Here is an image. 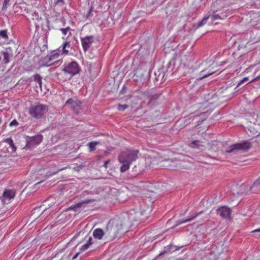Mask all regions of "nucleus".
<instances>
[{"label": "nucleus", "instance_id": "nucleus-49", "mask_svg": "<svg viewBox=\"0 0 260 260\" xmlns=\"http://www.w3.org/2000/svg\"><path fill=\"white\" fill-rule=\"evenodd\" d=\"M252 129L254 130V128H251L250 129H249L250 131V133L252 132Z\"/></svg>", "mask_w": 260, "mask_h": 260}, {"label": "nucleus", "instance_id": "nucleus-4", "mask_svg": "<svg viewBox=\"0 0 260 260\" xmlns=\"http://www.w3.org/2000/svg\"><path fill=\"white\" fill-rule=\"evenodd\" d=\"M162 92L157 89H150L144 91L142 95L147 101V106L153 108L159 104L160 98Z\"/></svg>", "mask_w": 260, "mask_h": 260}, {"label": "nucleus", "instance_id": "nucleus-19", "mask_svg": "<svg viewBox=\"0 0 260 260\" xmlns=\"http://www.w3.org/2000/svg\"><path fill=\"white\" fill-rule=\"evenodd\" d=\"M89 203H90L89 200H86V201H84L83 203H78V204L73 205L71 206V207L67 208L64 211H68L69 210H73L75 212H77L82 207L83 203L88 204Z\"/></svg>", "mask_w": 260, "mask_h": 260}, {"label": "nucleus", "instance_id": "nucleus-10", "mask_svg": "<svg viewBox=\"0 0 260 260\" xmlns=\"http://www.w3.org/2000/svg\"><path fill=\"white\" fill-rule=\"evenodd\" d=\"M154 76L153 83L156 86L159 85L169 78L161 68H159L154 72Z\"/></svg>", "mask_w": 260, "mask_h": 260}, {"label": "nucleus", "instance_id": "nucleus-20", "mask_svg": "<svg viewBox=\"0 0 260 260\" xmlns=\"http://www.w3.org/2000/svg\"><path fill=\"white\" fill-rule=\"evenodd\" d=\"M42 77L39 74H36L34 76H31V77L29 78L28 80L29 82H32V81H34L37 83H38L39 85V87L42 90Z\"/></svg>", "mask_w": 260, "mask_h": 260}, {"label": "nucleus", "instance_id": "nucleus-7", "mask_svg": "<svg viewBox=\"0 0 260 260\" xmlns=\"http://www.w3.org/2000/svg\"><path fill=\"white\" fill-rule=\"evenodd\" d=\"M47 111L48 107L42 104L31 106L29 108V114L36 119L42 118Z\"/></svg>", "mask_w": 260, "mask_h": 260}, {"label": "nucleus", "instance_id": "nucleus-32", "mask_svg": "<svg viewBox=\"0 0 260 260\" xmlns=\"http://www.w3.org/2000/svg\"><path fill=\"white\" fill-rule=\"evenodd\" d=\"M10 1V0H4L2 7L3 11L7 10L8 7L9 6Z\"/></svg>", "mask_w": 260, "mask_h": 260}, {"label": "nucleus", "instance_id": "nucleus-44", "mask_svg": "<svg viewBox=\"0 0 260 260\" xmlns=\"http://www.w3.org/2000/svg\"><path fill=\"white\" fill-rule=\"evenodd\" d=\"M62 51H63V52L66 54H68V53H69V51L68 50H66V47H64L63 45H62Z\"/></svg>", "mask_w": 260, "mask_h": 260}, {"label": "nucleus", "instance_id": "nucleus-33", "mask_svg": "<svg viewBox=\"0 0 260 260\" xmlns=\"http://www.w3.org/2000/svg\"><path fill=\"white\" fill-rule=\"evenodd\" d=\"M54 4L55 5L62 6L65 4L63 0H54Z\"/></svg>", "mask_w": 260, "mask_h": 260}, {"label": "nucleus", "instance_id": "nucleus-45", "mask_svg": "<svg viewBox=\"0 0 260 260\" xmlns=\"http://www.w3.org/2000/svg\"><path fill=\"white\" fill-rule=\"evenodd\" d=\"M213 73H214V72H212V73H209V74H208L205 75H204L202 77L200 78V79L205 78H206V77H208L209 75H212Z\"/></svg>", "mask_w": 260, "mask_h": 260}, {"label": "nucleus", "instance_id": "nucleus-18", "mask_svg": "<svg viewBox=\"0 0 260 260\" xmlns=\"http://www.w3.org/2000/svg\"><path fill=\"white\" fill-rule=\"evenodd\" d=\"M248 136L252 137L251 139L253 147H257L260 146V133H258V132H256L255 133H252V134H249Z\"/></svg>", "mask_w": 260, "mask_h": 260}, {"label": "nucleus", "instance_id": "nucleus-51", "mask_svg": "<svg viewBox=\"0 0 260 260\" xmlns=\"http://www.w3.org/2000/svg\"><path fill=\"white\" fill-rule=\"evenodd\" d=\"M155 4V1H152L151 3L152 5H153Z\"/></svg>", "mask_w": 260, "mask_h": 260}, {"label": "nucleus", "instance_id": "nucleus-14", "mask_svg": "<svg viewBox=\"0 0 260 260\" xmlns=\"http://www.w3.org/2000/svg\"><path fill=\"white\" fill-rule=\"evenodd\" d=\"M81 104L79 101L77 100H74L72 98L68 99L66 102V105H70L71 108H72L76 113H78Z\"/></svg>", "mask_w": 260, "mask_h": 260}, {"label": "nucleus", "instance_id": "nucleus-34", "mask_svg": "<svg viewBox=\"0 0 260 260\" xmlns=\"http://www.w3.org/2000/svg\"><path fill=\"white\" fill-rule=\"evenodd\" d=\"M70 30L71 28L69 26H68L64 28H61L59 29V30H60L62 32V33L64 35H66L67 34V32Z\"/></svg>", "mask_w": 260, "mask_h": 260}, {"label": "nucleus", "instance_id": "nucleus-43", "mask_svg": "<svg viewBox=\"0 0 260 260\" xmlns=\"http://www.w3.org/2000/svg\"><path fill=\"white\" fill-rule=\"evenodd\" d=\"M63 46L64 47H66L67 46H70V42H67V41L63 43Z\"/></svg>", "mask_w": 260, "mask_h": 260}, {"label": "nucleus", "instance_id": "nucleus-54", "mask_svg": "<svg viewBox=\"0 0 260 260\" xmlns=\"http://www.w3.org/2000/svg\"><path fill=\"white\" fill-rule=\"evenodd\" d=\"M7 50H11L10 48H8V49H7Z\"/></svg>", "mask_w": 260, "mask_h": 260}, {"label": "nucleus", "instance_id": "nucleus-26", "mask_svg": "<svg viewBox=\"0 0 260 260\" xmlns=\"http://www.w3.org/2000/svg\"><path fill=\"white\" fill-rule=\"evenodd\" d=\"M5 142H6L9 144L10 147L12 148V151L13 152H15L17 149V147L14 144L13 141L11 138H7L3 141Z\"/></svg>", "mask_w": 260, "mask_h": 260}, {"label": "nucleus", "instance_id": "nucleus-28", "mask_svg": "<svg viewBox=\"0 0 260 260\" xmlns=\"http://www.w3.org/2000/svg\"><path fill=\"white\" fill-rule=\"evenodd\" d=\"M190 146L193 148H199L202 145L200 141L194 140L190 143Z\"/></svg>", "mask_w": 260, "mask_h": 260}, {"label": "nucleus", "instance_id": "nucleus-41", "mask_svg": "<svg viewBox=\"0 0 260 260\" xmlns=\"http://www.w3.org/2000/svg\"><path fill=\"white\" fill-rule=\"evenodd\" d=\"M80 252H80V251L79 252H78L76 253L74 256H71V255L70 254H69L70 255V256H71V259L73 260V259H74L76 258L77 257V256L79 255V254H80Z\"/></svg>", "mask_w": 260, "mask_h": 260}, {"label": "nucleus", "instance_id": "nucleus-9", "mask_svg": "<svg viewBox=\"0 0 260 260\" xmlns=\"http://www.w3.org/2000/svg\"><path fill=\"white\" fill-rule=\"evenodd\" d=\"M43 140V136L38 134L32 137L27 136L25 148L31 150L40 144Z\"/></svg>", "mask_w": 260, "mask_h": 260}, {"label": "nucleus", "instance_id": "nucleus-25", "mask_svg": "<svg viewBox=\"0 0 260 260\" xmlns=\"http://www.w3.org/2000/svg\"><path fill=\"white\" fill-rule=\"evenodd\" d=\"M2 54L4 56L3 61L5 64H7L10 62V58L12 56V54L9 53L8 51H2Z\"/></svg>", "mask_w": 260, "mask_h": 260}, {"label": "nucleus", "instance_id": "nucleus-48", "mask_svg": "<svg viewBox=\"0 0 260 260\" xmlns=\"http://www.w3.org/2000/svg\"><path fill=\"white\" fill-rule=\"evenodd\" d=\"M91 11H92V8H91L90 10L88 12V13L87 14V17H89L91 13Z\"/></svg>", "mask_w": 260, "mask_h": 260}, {"label": "nucleus", "instance_id": "nucleus-13", "mask_svg": "<svg viewBox=\"0 0 260 260\" xmlns=\"http://www.w3.org/2000/svg\"><path fill=\"white\" fill-rule=\"evenodd\" d=\"M81 41L83 49L84 52H86L89 49L92 44L94 42V37L93 36H88L84 38H81Z\"/></svg>", "mask_w": 260, "mask_h": 260}, {"label": "nucleus", "instance_id": "nucleus-12", "mask_svg": "<svg viewBox=\"0 0 260 260\" xmlns=\"http://www.w3.org/2000/svg\"><path fill=\"white\" fill-rule=\"evenodd\" d=\"M232 210L227 206H221L219 207L216 213L218 215L224 219H231Z\"/></svg>", "mask_w": 260, "mask_h": 260}, {"label": "nucleus", "instance_id": "nucleus-17", "mask_svg": "<svg viewBox=\"0 0 260 260\" xmlns=\"http://www.w3.org/2000/svg\"><path fill=\"white\" fill-rule=\"evenodd\" d=\"M92 235L94 239L101 240L104 236L106 237V230L103 231L102 229L98 228L93 230Z\"/></svg>", "mask_w": 260, "mask_h": 260}, {"label": "nucleus", "instance_id": "nucleus-5", "mask_svg": "<svg viewBox=\"0 0 260 260\" xmlns=\"http://www.w3.org/2000/svg\"><path fill=\"white\" fill-rule=\"evenodd\" d=\"M252 146H253V144L251 139L249 141H243L241 143H237L231 145L229 149L225 150V153H230L233 152L235 150L247 151Z\"/></svg>", "mask_w": 260, "mask_h": 260}, {"label": "nucleus", "instance_id": "nucleus-11", "mask_svg": "<svg viewBox=\"0 0 260 260\" xmlns=\"http://www.w3.org/2000/svg\"><path fill=\"white\" fill-rule=\"evenodd\" d=\"M175 58L173 57L167 64L166 68L164 67H161V69H163V71L166 73L167 75L169 77L178 71V68L175 69Z\"/></svg>", "mask_w": 260, "mask_h": 260}, {"label": "nucleus", "instance_id": "nucleus-30", "mask_svg": "<svg viewBox=\"0 0 260 260\" xmlns=\"http://www.w3.org/2000/svg\"><path fill=\"white\" fill-rule=\"evenodd\" d=\"M96 242V240L93 239L91 237H89L87 240L86 244H87L90 247H92V245Z\"/></svg>", "mask_w": 260, "mask_h": 260}, {"label": "nucleus", "instance_id": "nucleus-50", "mask_svg": "<svg viewBox=\"0 0 260 260\" xmlns=\"http://www.w3.org/2000/svg\"><path fill=\"white\" fill-rule=\"evenodd\" d=\"M64 169H65V168H61V169H58V171H62V170H64Z\"/></svg>", "mask_w": 260, "mask_h": 260}, {"label": "nucleus", "instance_id": "nucleus-21", "mask_svg": "<svg viewBox=\"0 0 260 260\" xmlns=\"http://www.w3.org/2000/svg\"><path fill=\"white\" fill-rule=\"evenodd\" d=\"M210 17V15H205L204 17V18L200 21H199L198 23H195V24H193V26H192L193 28H194L195 29H197L199 28V27L203 26L204 25L206 24V23L207 22V21Z\"/></svg>", "mask_w": 260, "mask_h": 260}, {"label": "nucleus", "instance_id": "nucleus-24", "mask_svg": "<svg viewBox=\"0 0 260 260\" xmlns=\"http://www.w3.org/2000/svg\"><path fill=\"white\" fill-rule=\"evenodd\" d=\"M260 187V176L253 183L252 185L250 187V190L255 192L257 191L256 189H258Z\"/></svg>", "mask_w": 260, "mask_h": 260}, {"label": "nucleus", "instance_id": "nucleus-31", "mask_svg": "<svg viewBox=\"0 0 260 260\" xmlns=\"http://www.w3.org/2000/svg\"><path fill=\"white\" fill-rule=\"evenodd\" d=\"M210 17L213 21L218 19L222 20L223 19L220 15L219 14H216L215 12H214L213 14L210 15Z\"/></svg>", "mask_w": 260, "mask_h": 260}, {"label": "nucleus", "instance_id": "nucleus-36", "mask_svg": "<svg viewBox=\"0 0 260 260\" xmlns=\"http://www.w3.org/2000/svg\"><path fill=\"white\" fill-rule=\"evenodd\" d=\"M18 125L19 123L16 119L13 120L9 124L10 126H17Z\"/></svg>", "mask_w": 260, "mask_h": 260}, {"label": "nucleus", "instance_id": "nucleus-47", "mask_svg": "<svg viewBox=\"0 0 260 260\" xmlns=\"http://www.w3.org/2000/svg\"><path fill=\"white\" fill-rule=\"evenodd\" d=\"M260 79V75H258L257 77H256L254 80H257ZM253 81V80L250 81L249 83L252 82Z\"/></svg>", "mask_w": 260, "mask_h": 260}, {"label": "nucleus", "instance_id": "nucleus-2", "mask_svg": "<svg viewBox=\"0 0 260 260\" xmlns=\"http://www.w3.org/2000/svg\"><path fill=\"white\" fill-rule=\"evenodd\" d=\"M138 150L127 149L121 152L118 156V160L122 164L120 172L124 173L129 168L131 163L138 158Z\"/></svg>", "mask_w": 260, "mask_h": 260}, {"label": "nucleus", "instance_id": "nucleus-29", "mask_svg": "<svg viewBox=\"0 0 260 260\" xmlns=\"http://www.w3.org/2000/svg\"><path fill=\"white\" fill-rule=\"evenodd\" d=\"M0 37L5 40L8 41L9 39L8 31L7 29L0 30Z\"/></svg>", "mask_w": 260, "mask_h": 260}, {"label": "nucleus", "instance_id": "nucleus-22", "mask_svg": "<svg viewBox=\"0 0 260 260\" xmlns=\"http://www.w3.org/2000/svg\"><path fill=\"white\" fill-rule=\"evenodd\" d=\"M176 250H177V249L174 245H173L172 244L169 245L164 247V250L162 252H161L157 255V256L159 257L161 255L165 254V253H168L171 252L172 251H175Z\"/></svg>", "mask_w": 260, "mask_h": 260}, {"label": "nucleus", "instance_id": "nucleus-37", "mask_svg": "<svg viewBox=\"0 0 260 260\" xmlns=\"http://www.w3.org/2000/svg\"><path fill=\"white\" fill-rule=\"evenodd\" d=\"M90 247L87 245L86 244V243H85L84 245H83L80 248V252H82V251H85L86 250H87L88 248H89Z\"/></svg>", "mask_w": 260, "mask_h": 260}, {"label": "nucleus", "instance_id": "nucleus-8", "mask_svg": "<svg viewBox=\"0 0 260 260\" xmlns=\"http://www.w3.org/2000/svg\"><path fill=\"white\" fill-rule=\"evenodd\" d=\"M81 71L80 66L75 61H72L68 63L64 64L63 68L62 69V71L65 74H68L70 75V79L76 75L79 74Z\"/></svg>", "mask_w": 260, "mask_h": 260}, {"label": "nucleus", "instance_id": "nucleus-46", "mask_svg": "<svg viewBox=\"0 0 260 260\" xmlns=\"http://www.w3.org/2000/svg\"><path fill=\"white\" fill-rule=\"evenodd\" d=\"M252 233H260V228L257 229L253 231ZM259 236H260V235Z\"/></svg>", "mask_w": 260, "mask_h": 260}, {"label": "nucleus", "instance_id": "nucleus-39", "mask_svg": "<svg viewBox=\"0 0 260 260\" xmlns=\"http://www.w3.org/2000/svg\"><path fill=\"white\" fill-rule=\"evenodd\" d=\"M126 86H125V85H124L122 87L121 90L120 91V93L121 94H125L126 93Z\"/></svg>", "mask_w": 260, "mask_h": 260}, {"label": "nucleus", "instance_id": "nucleus-16", "mask_svg": "<svg viewBox=\"0 0 260 260\" xmlns=\"http://www.w3.org/2000/svg\"><path fill=\"white\" fill-rule=\"evenodd\" d=\"M16 195L15 190L6 189L3 193V201L10 200L14 198Z\"/></svg>", "mask_w": 260, "mask_h": 260}, {"label": "nucleus", "instance_id": "nucleus-15", "mask_svg": "<svg viewBox=\"0 0 260 260\" xmlns=\"http://www.w3.org/2000/svg\"><path fill=\"white\" fill-rule=\"evenodd\" d=\"M137 100L136 97H130L128 99H126V101H130L129 105L124 104L121 105L118 104L117 105V109L119 111H124L125 109L128 108L129 106L132 108H134L135 107V104H134V102Z\"/></svg>", "mask_w": 260, "mask_h": 260}, {"label": "nucleus", "instance_id": "nucleus-40", "mask_svg": "<svg viewBox=\"0 0 260 260\" xmlns=\"http://www.w3.org/2000/svg\"><path fill=\"white\" fill-rule=\"evenodd\" d=\"M84 167H85V166H84L83 165H80L78 166L77 167H76L75 169V170H76L77 171H79L80 170L82 169Z\"/></svg>", "mask_w": 260, "mask_h": 260}, {"label": "nucleus", "instance_id": "nucleus-35", "mask_svg": "<svg viewBox=\"0 0 260 260\" xmlns=\"http://www.w3.org/2000/svg\"><path fill=\"white\" fill-rule=\"evenodd\" d=\"M249 80V78L248 77H245L243 79H242L241 80H240L239 81V82L238 83L237 87H236L235 89H236L238 87L240 86L241 85H242V84H243L244 83H245V82H247Z\"/></svg>", "mask_w": 260, "mask_h": 260}, {"label": "nucleus", "instance_id": "nucleus-27", "mask_svg": "<svg viewBox=\"0 0 260 260\" xmlns=\"http://www.w3.org/2000/svg\"><path fill=\"white\" fill-rule=\"evenodd\" d=\"M99 142L96 141H92L88 143L87 146L89 148V151L92 152L95 150V146L99 144Z\"/></svg>", "mask_w": 260, "mask_h": 260}, {"label": "nucleus", "instance_id": "nucleus-42", "mask_svg": "<svg viewBox=\"0 0 260 260\" xmlns=\"http://www.w3.org/2000/svg\"><path fill=\"white\" fill-rule=\"evenodd\" d=\"M110 162V160H107L106 161H105L104 164V165L103 166L106 168H107L108 167V165L109 164Z\"/></svg>", "mask_w": 260, "mask_h": 260}, {"label": "nucleus", "instance_id": "nucleus-53", "mask_svg": "<svg viewBox=\"0 0 260 260\" xmlns=\"http://www.w3.org/2000/svg\"><path fill=\"white\" fill-rule=\"evenodd\" d=\"M55 75H56L57 76H58L59 75V73H56L55 74Z\"/></svg>", "mask_w": 260, "mask_h": 260}, {"label": "nucleus", "instance_id": "nucleus-23", "mask_svg": "<svg viewBox=\"0 0 260 260\" xmlns=\"http://www.w3.org/2000/svg\"><path fill=\"white\" fill-rule=\"evenodd\" d=\"M202 212H199L198 213L196 214L195 215L191 217H189L186 219H184V220H178L176 221V224H175V226H177L182 223H185V222H188V221H190L191 220H192V219H193L194 218H195L197 216H198V215H199L201 213H202Z\"/></svg>", "mask_w": 260, "mask_h": 260}, {"label": "nucleus", "instance_id": "nucleus-38", "mask_svg": "<svg viewBox=\"0 0 260 260\" xmlns=\"http://www.w3.org/2000/svg\"><path fill=\"white\" fill-rule=\"evenodd\" d=\"M59 260H71V256L69 254H64Z\"/></svg>", "mask_w": 260, "mask_h": 260}, {"label": "nucleus", "instance_id": "nucleus-55", "mask_svg": "<svg viewBox=\"0 0 260 260\" xmlns=\"http://www.w3.org/2000/svg\"><path fill=\"white\" fill-rule=\"evenodd\" d=\"M76 237V236H74L73 238V239H74V238H75Z\"/></svg>", "mask_w": 260, "mask_h": 260}, {"label": "nucleus", "instance_id": "nucleus-3", "mask_svg": "<svg viewBox=\"0 0 260 260\" xmlns=\"http://www.w3.org/2000/svg\"><path fill=\"white\" fill-rule=\"evenodd\" d=\"M150 70L147 64L140 65L135 71L134 80L139 86L146 84L150 79Z\"/></svg>", "mask_w": 260, "mask_h": 260}, {"label": "nucleus", "instance_id": "nucleus-6", "mask_svg": "<svg viewBox=\"0 0 260 260\" xmlns=\"http://www.w3.org/2000/svg\"><path fill=\"white\" fill-rule=\"evenodd\" d=\"M59 56V53L56 50L52 51L51 55H47L42 58L40 61V63L42 67H50L52 65L60 64L62 61L60 60H56L53 62H51L54 59H57Z\"/></svg>", "mask_w": 260, "mask_h": 260}, {"label": "nucleus", "instance_id": "nucleus-52", "mask_svg": "<svg viewBox=\"0 0 260 260\" xmlns=\"http://www.w3.org/2000/svg\"><path fill=\"white\" fill-rule=\"evenodd\" d=\"M44 47H45V48H47V45H45L43 46Z\"/></svg>", "mask_w": 260, "mask_h": 260}, {"label": "nucleus", "instance_id": "nucleus-1", "mask_svg": "<svg viewBox=\"0 0 260 260\" xmlns=\"http://www.w3.org/2000/svg\"><path fill=\"white\" fill-rule=\"evenodd\" d=\"M137 220L133 213L127 212L122 214L119 219L110 220L105 229L106 238L113 239L118 237L123 226H128Z\"/></svg>", "mask_w": 260, "mask_h": 260}]
</instances>
